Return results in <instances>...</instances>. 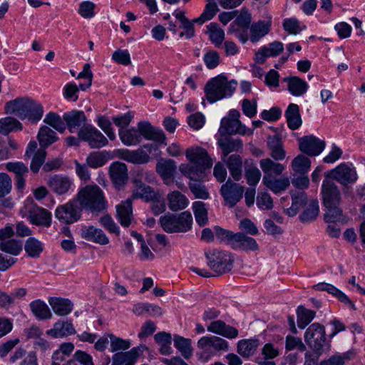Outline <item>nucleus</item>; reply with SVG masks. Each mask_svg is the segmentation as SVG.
<instances>
[{
	"label": "nucleus",
	"instance_id": "nucleus-1",
	"mask_svg": "<svg viewBox=\"0 0 365 365\" xmlns=\"http://www.w3.org/2000/svg\"><path fill=\"white\" fill-rule=\"evenodd\" d=\"M118 135L122 143L127 146L138 145L140 143L142 137L160 143H164L166 140L164 132L154 128L148 121L139 122L138 128L119 129Z\"/></svg>",
	"mask_w": 365,
	"mask_h": 365
},
{
	"label": "nucleus",
	"instance_id": "nucleus-2",
	"mask_svg": "<svg viewBox=\"0 0 365 365\" xmlns=\"http://www.w3.org/2000/svg\"><path fill=\"white\" fill-rule=\"evenodd\" d=\"M5 112L36 123L43 117V108L41 103L30 98H18L6 103Z\"/></svg>",
	"mask_w": 365,
	"mask_h": 365
},
{
	"label": "nucleus",
	"instance_id": "nucleus-3",
	"mask_svg": "<svg viewBox=\"0 0 365 365\" xmlns=\"http://www.w3.org/2000/svg\"><path fill=\"white\" fill-rule=\"evenodd\" d=\"M207 259V264L213 271L215 274H212L206 269H200L197 267H191L190 269L203 277H210L212 276H220L229 272L233 267L234 257L227 251L213 250L205 253Z\"/></svg>",
	"mask_w": 365,
	"mask_h": 365
},
{
	"label": "nucleus",
	"instance_id": "nucleus-4",
	"mask_svg": "<svg viewBox=\"0 0 365 365\" xmlns=\"http://www.w3.org/2000/svg\"><path fill=\"white\" fill-rule=\"evenodd\" d=\"M77 200L83 209L99 213L107 208V201L103 190L96 185H86L76 195Z\"/></svg>",
	"mask_w": 365,
	"mask_h": 365
},
{
	"label": "nucleus",
	"instance_id": "nucleus-5",
	"mask_svg": "<svg viewBox=\"0 0 365 365\" xmlns=\"http://www.w3.org/2000/svg\"><path fill=\"white\" fill-rule=\"evenodd\" d=\"M237 86L235 80L228 81L222 75L212 78L205 86L206 99L210 103H215L222 98H230L234 93Z\"/></svg>",
	"mask_w": 365,
	"mask_h": 365
},
{
	"label": "nucleus",
	"instance_id": "nucleus-6",
	"mask_svg": "<svg viewBox=\"0 0 365 365\" xmlns=\"http://www.w3.org/2000/svg\"><path fill=\"white\" fill-rule=\"evenodd\" d=\"M192 222V217L189 212H183L178 215L167 214L160 218L162 228L168 233L186 232L191 229Z\"/></svg>",
	"mask_w": 365,
	"mask_h": 365
},
{
	"label": "nucleus",
	"instance_id": "nucleus-7",
	"mask_svg": "<svg viewBox=\"0 0 365 365\" xmlns=\"http://www.w3.org/2000/svg\"><path fill=\"white\" fill-rule=\"evenodd\" d=\"M307 344L313 350L329 351L331 345L327 340L325 328L319 323L311 324L304 335Z\"/></svg>",
	"mask_w": 365,
	"mask_h": 365
},
{
	"label": "nucleus",
	"instance_id": "nucleus-8",
	"mask_svg": "<svg viewBox=\"0 0 365 365\" xmlns=\"http://www.w3.org/2000/svg\"><path fill=\"white\" fill-rule=\"evenodd\" d=\"M343 186L354 185L359 176L354 165L351 163H342L326 174Z\"/></svg>",
	"mask_w": 365,
	"mask_h": 365
},
{
	"label": "nucleus",
	"instance_id": "nucleus-9",
	"mask_svg": "<svg viewBox=\"0 0 365 365\" xmlns=\"http://www.w3.org/2000/svg\"><path fill=\"white\" fill-rule=\"evenodd\" d=\"M78 204V200L75 197L66 204L58 206L55 211L56 217L64 224H72L77 222L81 217L83 210Z\"/></svg>",
	"mask_w": 365,
	"mask_h": 365
},
{
	"label": "nucleus",
	"instance_id": "nucleus-10",
	"mask_svg": "<svg viewBox=\"0 0 365 365\" xmlns=\"http://www.w3.org/2000/svg\"><path fill=\"white\" fill-rule=\"evenodd\" d=\"M79 138L88 143L91 148H101L108 145L107 138L95 126L87 124L78 131Z\"/></svg>",
	"mask_w": 365,
	"mask_h": 365
},
{
	"label": "nucleus",
	"instance_id": "nucleus-11",
	"mask_svg": "<svg viewBox=\"0 0 365 365\" xmlns=\"http://www.w3.org/2000/svg\"><path fill=\"white\" fill-rule=\"evenodd\" d=\"M220 192L225 201V205L229 207H233L242 200L245 187L228 179L221 186Z\"/></svg>",
	"mask_w": 365,
	"mask_h": 365
},
{
	"label": "nucleus",
	"instance_id": "nucleus-12",
	"mask_svg": "<svg viewBox=\"0 0 365 365\" xmlns=\"http://www.w3.org/2000/svg\"><path fill=\"white\" fill-rule=\"evenodd\" d=\"M251 14L247 11H242L230 24L229 32L235 34V36L245 43L248 40L247 30L251 26Z\"/></svg>",
	"mask_w": 365,
	"mask_h": 365
},
{
	"label": "nucleus",
	"instance_id": "nucleus-13",
	"mask_svg": "<svg viewBox=\"0 0 365 365\" xmlns=\"http://www.w3.org/2000/svg\"><path fill=\"white\" fill-rule=\"evenodd\" d=\"M298 142L300 151L309 156L319 155L326 146L324 140L313 135L299 138Z\"/></svg>",
	"mask_w": 365,
	"mask_h": 365
},
{
	"label": "nucleus",
	"instance_id": "nucleus-14",
	"mask_svg": "<svg viewBox=\"0 0 365 365\" xmlns=\"http://www.w3.org/2000/svg\"><path fill=\"white\" fill-rule=\"evenodd\" d=\"M322 202L325 207L340 205L341 195L338 186L332 181L324 180L322 185Z\"/></svg>",
	"mask_w": 365,
	"mask_h": 365
},
{
	"label": "nucleus",
	"instance_id": "nucleus-15",
	"mask_svg": "<svg viewBox=\"0 0 365 365\" xmlns=\"http://www.w3.org/2000/svg\"><path fill=\"white\" fill-rule=\"evenodd\" d=\"M187 159L192 163L196 164L205 169H210L212 166V160L207 150L201 147H192L185 152Z\"/></svg>",
	"mask_w": 365,
	"mask_h": 365
},
{
	"label": "nucleus",
	"instance_id": "nucleus-16",
	"mask_svg": "<svg viewBox=\"0 0 365 365\" xmlns=\"http://www.w3.org/2000/svg\"><path fill=\"white\" fill-rule=\"evenodd\" d=\"M219 133L221 135H252L253 129L247 128L240 120L227 119L226 117L221 120Z\"/></svg>",
	"mask_w": 365,
	"mask_h": 365
},
{
	"label": "nucleus",
	"instance_id": "nucleus-17",
	"mask_svg": "<svg viewBox=\"0 0 365 365\" xmlns=\"http://www.w3.org/2000/svg\"><path fill=\"white\" fill-rule=\"evenodd\" d=\"M133 190L131 195V199H142L145 202L153 201L157 199L158 194L155 190L145 185L141 178H135L133 179Z\"/></svg>",
	"mask_w": 365,
	"mask_h": 365
},
{
	"label": "nucleus",
	"instance_id": "nucleus-18",
	"mask_svg": "<svg viewBox=\"0 0 365 365\" xmlns=\"http://www.w3.org/2000/svg\"><path fill=\"white\" fill-rule=\"evenodd\" d=\"M81 237L85 240L101 245H106L109 243V239L105 232L93 225L82 226Z\"/></svg>",
	"mask_w": 365,
	"mask_h": 365
},
{
	"label": "nucleus",
	"instance_id": "nucleus-19",
	"mask_svg": "<svg viewBox=\"0 0 365 365\" xmlns=\"http://www.w3.org/2000/svg\"><path fill=\"white\" fill-rule=\"evenodd\" d=\"M110 178L118 189L125 185L128 180V172L125 163L120 162L113 163L109 168Z\"/></svg>",
	"mask_w": 365,
	"mask_h": 365
},
{
	"label": "nucleus",
	"instance_id": "nucleus-20",
	"mask_svg": "<svg viewBox=\"0 0 365 365\" xmlns=\"http://www.w3.org/2000/svg\"><path fill=\"white\" fill-rule=\"evenodd\" d=\"M63 120L66 122L69 132L75 133L79 130L82 126L86 125L87 118L82 110H73L63 114Z\"/></svg>",
	"mask_w": 365,
	"mask_h": 365
},
{
	"label": "nucleus",
	"instance_id": "nucleus-21",
	"mask_svg": "<svg viewBox=\"0 0 365 365\" xmlns=\"http://www.w3.org/2000/svg\"><path fill=\"white\" fill-rule=\"evenodd\" d=\"M283 50V43L280 41H274L258 50L255 53V59L257 63L263 64L267 58L276 57L279 56Z\"/></svg>",
	"mask_w": 365,
	"mask_h": 365
},
{
	"label": "nucleus",
	"instance_id": "nucleus-22",
	"mask_svg": "<svg viewBox=\"0 0 365 365\" xmlns=\"http://www.w3.org/2000/svg\"><path fill=\"white\" fill-rule=\"evenodd\" d=\"M73 184L70 178L61 175H55L48 180V185L50 189L59 195L68 193L72 188Z\"/></svg>",
	"mask_w": 365,
	"mask_h": 365
},
{
	"label": "nucleus",
	"instance_id": "nucleus-23",
	"mask_svg": "<svg viewBox=\"0 0 365 365\" xmlns=\"http://www.w3.org/2000/svg\"><path fill=\"white\" fill-rule=\"evenodd\" d=\"M197 346L201 349H214L217 351H227L228 342L219 336H202L197 341Z\"/></svg>",
	"mask_w": 365,
	"mask_h": 365
},
{
	"label": "nucleus",
	"instance_id": "nucleus-24",
	"mask_svg": "<svg viewBox=\"0 0 365 365\" xmlns=\"http://www.w3.org/2000/svg\"><path fill=\"white\" fill-rule=\"evenodd\" d=\"M217 140V145L222 150L221 159L229 157V154L233 152H240L242 150L243 143L240 138H233L224 135Z\"/></svg>",
	"mask_w": 365,
	"mask_h": 365
},
{
	"label": "nucleus",
	"instance_id": "nucleus-25",
	"mask_svg": "<svg viewBox=\"0 0 365 365\" xmlns=\"http://www.w3.org/2000/svg\"><path fill=\"white\" fill-rule=\"evenodd\" d=\"M132 200L128 198L116 206L117 218L125 227H128L133 220Z\"/></svg>",
	"mask_w": 365,
	"mask_h": 365
},
{
	"label": "nucleus",
	"instance_id": "nucleus-26",
	"mask_svg": "<svg viewBox=\"0 0 365 365\" xmlns=\"http://www.w3.org/2000/svg\"><path fill=\"white\" fill-rule=\"evenodd\" d=\"M207 331L227 339H235L238 336V330L222 320L212 322L207 328Z\"/></svg>",
	"mask_w": 365,
	"mask_h": 365
},
{
	"label": "nucleus",
	"instance_id": "nucleus-27",
	"mask_svg": "<svg viewBox=\"0 0 365 365\" xmlns=\"http://www.w3.org/2000/svg\"><path fill=\"white\" fill-rule=\"evenodd\" d=\"M28 213L31 223L36 225L50 226L51 214L47 210L38 206H32L29 208Z\"/></svg>",
	"mask_w": 365,
	"mask_h": 365
},
{
	"label": "nucleus",
	"instance_id": "nucleus-28",
	"mask_svg": "<svg viewBox=\"0 0 365 365\" xmlns=\"http://www.w3.org/2000/svg\"><path fill=\"white\" fill-rule=\"evenodd\" d=\"M140 347L126 352H118L112 356V365H135L139 357Z\"/></svg>",
	"mask_w": 365,
	"mask_h": 365
},
{
	"label": "nucleus",
	"instance_id": "nucleus-29",
	"mask_svg": "<svg viewBox=\"0 0 365 365\" xmlns=\"http://www.w3.org/2000/svg\"><path fill=\"white\" fill-rule=\"evenodd\" d=\"M46 334L54 338H61L76 334V329L71 321L60 320L52 329L47 330Z\"/></svg>",
	"mask_w": 365,
	"mask_h": 365
},
{
	"label": "nucleus",
	"instance_id": "nucleus-30",
	"mask_svg": "<svg viewBox=\"0 0 365 365\" xmlns=\"http://www.w3.org/2000/svg\"><path fill=\"white\" fill-rule=\"evenodd\" d=\"M279 355V349L272 343H267L263 346L261 354L256 358L255 361L259 365H276L273 359Z\"/></svg>",
	"mask_w": 365,
	"mask_h": 365
},
{
	"label": "nucleus",
	"instance_id": "nucleus-31",
	"mask_svg": "<svg viewBox=\"0 0 365 365\" xmlns=\"http://www.w3.org/2000/svg\"><path fill=\"white\" fill-rule=\"evenodd\" d=\"M271 25V19L266 21L259 20L251 24L250 27V41L252 43L259 41L262 37L269 32Z\"/></svg>",
	"mask_w": 365,
	"mask_h": 365
},
{
	"label": "nucleus",
	"instance_id": "nucleus-32",
	"mask_svg": "<svg viewBox=\"0 0 365 365\" xmlns=\"http://www.w3.org/2000/svg\"><path fill=\"white\" fill-rule=\"evenodd\" d=\"M221 160L226 164L232 178L239 181L242 175V158L237 154H232Z\"/></svg>",
	"mask_w": 365,
	"mask_h": 365
},
{
	"label": "nucleus",
	"instance_id": "nucleus-33",
	"mask_svg": "<svg viewBox=\"0 0 365 365\" xmlns=\"http://www.w3.org/2000/svg\"><path fill=\"white\" fill-rule=\"evenodd\" d=\"M48 303L55 314L58 316H66L73 308V302L68 299L61 297H51Z\"/></svg>",
	"mask_w": 365,
	"mask_h": 365
},
{
	"label": "nucleus",
	"instance_id": "nucleus-34",
	"mask_svg": "<svg viewBox=\"0 0 365 365\" xmlns=\"http://www.w3.org/2000/svg\"><path fill=\"white\" fill-rule=\"evenodd\" d=\"M287 83V88L289 93L294 96H302L308 90V83L298 76H291L284 78Z\"/></svg>",
	"mask_w": 365,
	"mask_h": 365
},
{
	"label": "nucleus",
	"instance_id": "nucleus-35",
	"mask_svg": "<svg viewBox=\"0 0 365 365\" xmlns=\"http://www.w3.org/2000/svg\"><path fill=\"white\" fill-rule=\"evenodd\" d=\"M262 182L267 188L275 194L284 191L290 185L287 177L275 178L274 177L266 175L263 176Z\"/></svg>",
	"mask_w": 365,
	"mask_h": 365
},
{
	"label": "nucleus",
	"instance_id": "nucleus-36",
	"mask_svg": "<svg viewBox=\"0 0 365 365\" xmlns=\"http://www.w3.org/2000/svg\"><path fill=\"white\" fill-rule=\"evenodd\" d=\"M176 165L173 160H160L156 165V171L166 184L172 182Z\"/></svg>",
	"mask_w": 365,
	"mask_h": 365
},
{
	"label": "nucleus",
	"instance_id": "nucleus-37",
	"mask_svg": "<svg viewBox=\"0 0 365 365\" xmlns=\"http://www.w3.org/2000/svg\"><path fill=\"white\" fill-rule=\"evenodd\" d=\"M260 345L257 339H245L237 342V353L243 358H249L254 355Z\"/></svg>",
	"mask_w": 365,
	"mask_h": 365
},
{
	"label": "nucleus",
	"instance_id": "nucleus-38",
	"mask_svg": "<svg viewBox=\"0 0 365 365\" xmlns=\"http://www.w3.org/2000/svg\"><path fill=\"white\" fill-rule=\"evenodd\" d=\"M233 250H244V251H257L259 249L257 241L242 232H237V238L235 240Z\"/></svg>",
	"mask_w": 365,
	"mask_h": 365
},
{
	"label": "nucleus",
	"instance_id": "nucleus-39",
	"mask_svg": "<svg viewBox=\"0 0 365 365\" xmlns=\"http://www.w3.org/2000/svg\"><path fill=\"white\" fill-rule=\"evenodd\" d=\"M287 125L291 130L298 129L302 124L299 108L295 103H290L284 113Z\"/></svg>",
	"mask_w": 365,
	"mask_h": 365
},
{
	"label": "nucleus",
	"instance_id": "nucleus-40",
	"mask_svg": "<svg viewBox=\"0 0 365 365\" xmlns=\"http://www.w3.org/2000/svg\"><path fill=\"white\" fill-rule=\"evenodd\" d=\"M167 200L168 207L172 211L183 210L189 204L187 197L177 190L168 193Z\"/></svg>",
	"mask_w": 365,
	"mask_h": 365
},
{
	"label": "nucleus",
	"instance_id": "nucleus-41",
	"mask_svg": "<svg viewBox=\"0 0 365 365\" xmlns=\"http://www.w3.org/2000/svg\"><path fill=\"white\" fill-rule=\"evenodd\" d=\"M259 165L264 173V176H278L280 175L285 169L284 165L277 163L270 158H264L261 160Z\"/></svg>",
	"mask_w": 365,
	"mask_h": 365
},
{
	"label": "nucleus",
	"instance_id": "nucleus-42",
	"mask_svg": "<svg viewBox=\"0 0 365 365\" xmlns=\"http://www.w3.org/2000/svg\"><path fill=\"white\" fill-rule=\"evenodd\" d=\"M179 170L185 177L188 178L190 181L199 180L203 177L206 169L196 164H181Z\"/></svg>",
	"mask_w": 365,
	"mask_h": 365
},
{
	"label": "nucleus",
	"instance_id": "nucleus-43",
	"mask_svg": "<svg viewBox=\"0 0 365 365\" xmlns=\"http://www.w3.org/2000/svg\"><path fill=\"white\" fill-rule=\"evenodd\" d=\"M29 307L32 314L39 320L49 319L52 317L49 307L41 299L31 302Z\"/></svg>",
	"mask_w": 365,
	"mask_h": 365
},
{
	"label": "nucleus",
	"instance_id": "nucleus-44",
	"mask_svg": "<svg viewBox=\"0 0 365 365\" xmlns=\"http://www.w3.org/2000/svg\"><path fill=\"white\" fill-rule=\"evenodd\" d=\"M245 176L248 185H256L260 180L262 174L252 160H246L245 163Z\"/></svg>",
	"mask_w": 365,
	"mask_h": 365
},
{
	"label": "nucleus",
	"instance_id": "nucleus-45",
	"mask_svg": "<svg viewBox=\"0 0 365 365\" xmlns=\"http://www.w3.org/2000/svg\"><path fill=\"white\" fill-rule=\"evenodd\" d=\"M37 138L41 148L44 149L57 141L58 139L56 132L51 128L46 125L42 126L39 129Z\"/></svg>",
	"mask_w": 365,
	"mask_h": 365
},
{
	"label": "nucleus",
	"instance_id": "nucleus-46",
	"mask_svg": "<svg viewBox=\"0 0 365 365\" xmlns=\"http://www.w3.org/2000/svg\"><path fill=\"white\" fill-rule=\"evenodd\" d=\"M292 204L289 215L294 216L297 212L302 208L307 202V196L303 190L291 191Z\"/></svg>",
	"mask_w": 365,
	"mask_h": 365
},
{
	"label": "nucleus",
	"instance_id": "nucleus-47",
	"mask_svg": "<svg viewBox=\"0 0 365 365\" xmlns=\"http://www.w3.org/2000/svg\"><path fill=\"white\" fill-rule=\"evenodd\" d=\"M22 124L16 118L5 117L0 119V133L7 135L11 132L21 130Z\"/></svg>",
	"mask_w": 365,
	"mask_h": 365
},
{
	"label": "nucleus",
	"instance_id": "nucleus-48",
	"mask_svg": "<svg viewBox=\"0 0 365 365\" xmlns=\"http://www.w3.org/2000/svg\"><path fill=\"white\" fill-rule=\"evenodd\" d=\"M155 342L160 345L159 351L163 355H168L172 353L170 346L172 343L171 334L165 331L158 332L154 336Z\"/></svg>",
	"mask_w": 365,
	"mask_h": 365
},
{
	"label": "nucleus",
	"instance_id": "nucleus-49",
	"mask_svg": "<svg viewBox=\"0 0 365 365\" xmlns=\"http://www.w3.org/2000/svg\"><path fill=\"white\" fill-rule=\"evenodd\" d=\"M122 158L127 162L135 164L147 163L150 160L149 155L141 150H124L123 152Z\"/></svg>",
	"mask_w": 365,
	"mask_h": 365
},
{
	"label": "nucleus",
	"instance_id": "nucleus-50",
	"mask_svg": "<svg viewBox=\"0 0 365 365\" xmlns=\"http://www.w3.org/2000/svg\"><path fill=\"white\" fill-rule=\"evenodd\" d=\"M311 168V160L302 154L295 157L292 162V168L294 173L301 175L307 174Z\"/></svg>",
	"mask_w": 365,
	"mask_h": 365
},
{
	"label": "nucleus",
	"instance_id": "nucleus-51",
	"mask_svg": "<svg viewBox=\"0 0 365 365\" xmlns=\"http://www.w3.org/2000/svg\"><path fill=\"white\" fill-rule=\"evenodd\" d=\"M207 29L210 40L216 47L219 48L225 39V32L223 29L220 28L219 26L215 23H211L207 25Z\"/></svg>",
	"mask_w": 365,
	"mask_h": 365
},
{
	"label": "nucleus",
	"instance_id": "nucleus-52",
	"mask_svg": "<svg viewBox=\"0 0 365 365\" xmlns=\"http://www.w3.org/2000/svg\"><path fill=\"white\" fill-rule=\"evenodd\" d=\"M215 235L216 238L222 243L229 245L232 249L233 248L235 240L237 238V233L225 230L219 226L214 227Z\"/></svg>",
	"mask_w": 365,
	"mask_h": 365
},
{
	"label": "nucleus",
	"instance_id": "nucleus-53",
	"mask_svg": "<svg viewBox=\"0 0 365 365\" xmlns=\"http://www.w3.org/2000/svg\"><path fill=\"white\" fill-rule=\"evenodd\" d=\"M297 324L300 329H304L315 317L316 312L299 306L297 309Z\"/></svg>",
	"mask_w": 365,
	"mask_h": 365
},
{
	"label": "nucleus",
	"instance_id": "nucleus-54",
	"mask_svg": "<svg viewBox=\"0 0 365 365\" xmlns=\"http://www.w3.org/2000/svg\"><path fill=\"white\" fill-rule=\"evenodd\" d=\"M24 249L30 257L37 258L43 250V245L37 239L29 237L26 241Z\"/></svg>",
	"mask_w": 365,
	"mask_h": 365
},
{
	"label": "nucleus",
	"instance_id": "nucleus-55",
	"mask_svg": "<svg viewBox=\"0 0 365 365\" xmlns=\"http://www.w3.org/2000/svg\"><path fill=\"white\" fill-rule=\"evenodd\" d=\"M43 122L59 133H63L66 130V122L63 120V116L61 118L56 113L49 112L47 113L43 119Z\"/></svg>",
	"mask_w": 365,
	"mask_h": 365
},
{
	"label": "nucleus",
	"instance_id": "nucleus-56",
	"mask_svg": "<svg viewBox=\"0 0 365 365\" xmlns=\"http://www.w3.org/2000/svg\"><path fill=\"white\" fill-rule=\"evenodd\" d=\"M214 1L215 0H208L203 12L198 18L193 19L194 22L202 25L215 16L218 11V8Z\"/></svg>",
	"mask_w": 365,
	"mask_h": 365
},
{
	"label": "nucleus",
	"instance_id": "nucleus-57",
	"mask_svg": "<svg viewBox=\"0 0 365 365\" xmlns=\"http://www.w3.org/2000/svg\"><path fill=\"white\" fill-rule=\"evenodd\" d=\"M319 202L317 200L310 202L308 207L299 215V220L302 222H309L314 220L319 215Z\"/></svg>",
	"mask_w": 365,
	"mask_h": 365
},
{
	"label": "nucleus",
	"instance_id": "nucleus-58",
	"mask_svg": "<svg viewBox=\"0 0 365 365\" xmlns=\"http://www.w3.org/2000/svg\"><path fill=\"white\" fill-rule=\"evenodd\" d=\"M174 346L185 359L191 356L192 348L190 339L175 335L174 336Z\"/></svg>",
	"mask_w": 365,
	"mask_h": 365
},
{
	"label": "nucleus",
	"instance_id": "nucleus-59",
	"mask_svg": "<svg viewBox=\"0 0 365 365\" xmlns=\"http://www.w3.org/2000/svg\"><path fill=\"white\" fill-rule=\"evenodd\" d=\"M133 312L138 316L143 315L145 313H149L153 316H160L162 314V309L158 305L148 303H142L134 306Z\"/></svg>",
	"mask_w": 365,
	"mask_h": 365
},
{
	"label": "nucleus",
	"instance_id": "nucleus-60",
	"mask_svg": "<svg viewBox=\"0 0 365 365\" xmlns=\"http://www.w3.org/2000/svg\"><path fill=\"white\" fill-rule=\"evenodd\" d=\"M192 210L195 220L200 226H204L207 222V211L205 205L201 201H196L192 203Z\"/></svg>",
	"mask_w": 365,
	"mask_h": 365
},
{
	"label": "nucleus",
	"instance_id": "nucleus-61",
	"mask_svg": "<svg viewBox=\"0 0 365 365\" xmlns=\"http://www.w3.org/2000/svg\"><path fill=\"white\" fill-rule=\"evenodd\" d=\"M188 187L195 198L207 200L210 197L206 186L199 180L190 181Z\"/></svg>",
	"mask_w": 365,
	"mask_h": 365
},
{
	"label": "nucleus",
	"instance_id": "nucleus-62",
	"mask_svg": "<svg viewBox=\"0 0 365 365\" xmlns=\"http://www.w3.org/2000/svg\"><path fill=\"white\" fill-rule=\"evenodd\" d=\"M0 250L12 255H18L22 250V242L15 240H7L1 242Z\"/></svg>",
	"mask_w": 365,
	"mask_h": 365
},
{
	"label": "nucleus",
	"instance_id": "nucleus-63",
	"mask_svg": "<svg viewBox=\"0 0 365 365\" xmlns=\"http://www.w3.org/2000/svg\"><path fill=\"white\" fill-rule=\"evenodd\" d=\"M351 358V354L350 352L334 354L327 359L321 361L319 365H344L346 361L349 360Z\"/></svg>",
	"mask_w": 365,
	"mask_h": 365
},
{
	"label": "nucleus",
	"instance_id": "nucleus-64",
	"mask_svg": "<svg viewBox=\"0 0 365 365\" xmlns=\"http://www.w3.org/2000/svg\"><path fill=\"white\" fill-rule=\"evenodd\" d=\"M324 213V220L327 222H336L342 219V210L339 205H334L330 207H326Z\"/></svg>",
	"mask_w": 365,
	"mask_h": 365
}]
</instances>
